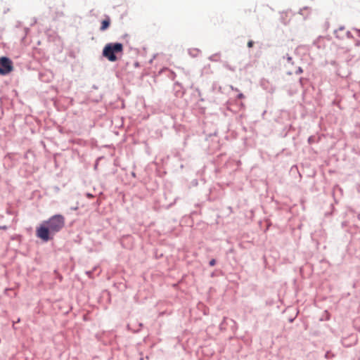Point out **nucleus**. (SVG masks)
Segmentation results:
<instances>
[{"instance_id":"obj_16","label":"nucleus","mask_w":360,"mask_h":360,"mask_svg":"<svg viewBox=\"0 0 360 360\" xmlns=\"http://www.w3.org/2000/svg\"><path fill=\"white\" fill-rule=\"evenodd\" d=\"M219 53H216V54H214V55H212L211 56H210L209 59L212 61H216L217 60L214 59V57L217 56Z\"/></svg>"},{"instance_id":"obj_24","label":"nucleus","mask_w":360,"mask_h":360,"mask_svg":"<svg viewBox=\"0 0 360 360\" xmlns=\"http://www.w3.org/2000/svg\"><path fill=\"white\" fill-rule=\"evenodd\" d=\"M354 30H356L358 33H360V29L354 28Z\"/></svg>"},{"instance_id":"obj_20","label":"nucleus","mask_w":360,"mask_h":360,"mask_svg":"<svg viewBox=\"0 0 360 360\" xmlns=\"http://www.w3.org/2000/svg\"><path fill=\"white\" fill-rule=\"evenodd\" d=\"M307 7H304L303 8H301V9L300 10V11H299V13L302 15V11H303L304 9H307Z\"/></svg>"},{"instance_id":"obj_18","label":"nucleus","mask_w":360,"mask_h":360,"mask_svg":"<svg viewBox=\"0 0 360 360\" xmlns=\"http://www.w3.org/2000/svg\"><path fill=\"white\" fill-rule=\"evenodd\" d=\"M237 98H239V99H242V98H245V96H244V94L243 93H240V94H238Z\"/></svg>"},{"instance_id":"obj_27","label":"nucleus","mask_w":360,"mask_h":360,"mask_svg":"<svg viewBox=\"0 0 360 360\" xmlns=\"http://www.w3.org/2000/svg\"><path fill=\"white\" fill-rule=\"evenodd\" d=\"M356 45L359 46L360 45V41L356 42Z\"/></svg>"},{"instance_id":"obj_23","label":"nucleus","mask_w":360,"mask_h":360,"mask_svg":"<svg viewBox=\"0 0 360 360\" xmlns=\"http://www.w3.org/2000/svg\"><path fill=\"white\" fill-rule=\"evenodd\" d=\"M281 22H282L284 25H287V24H288V22H287V21H285V20H283Z\"/></svg>"},{"instance_id":"obj_5","label":"nucleus","mask_w":360,"mask_h":360,"mask_svg":"<svg viewBox=\"0 0 360 360\" xmlns=\"http://www.w3.org/2000/svg\"><path fill=\"white\" fill-rule=\"evenodd\" d=\"M312 45L319 49L323 48L325 46L323 42V37L319 36L316 39L314 40Z\"/></svg>"},{"instance_id":"obj_11","label":"nucleus","mask_w":360,"mask_h":360,"mask_svg":"<svg viewBox=\"0 0 360 360\" xmlns=\"http://www.w3.org/2000/svg\"><path fill=\"white\" fill-rule=\"evenodd\" d=\"M334 355L330 352H329V351L326 352V354H325V358L327 359H330Z\"/></svg>"},{"instance_id":"obj_8","label":"nucleus","mask_w":360,"mask_h":360,"mask_svg":"<svg viewBox=\"0 0 360 360\" xmlns=\"http://www.w3.org/2000/svg\"><path fill=\"white\" fill-rule=\"evenodd\" d=\"M224 67L231 72L236 71V67L230 65L227 62L224 63Z\"/></svg>"},{"instance_id":"obj_13","label":"nucleus","mask_w":360,"mask_h":360,"mask_svg":"<svg viewBox=\"0 0 360 360\" xmlns=\"http://www.w3.org/2000/svg\"><path fill=\"white\" fill-rule=\"evenodd\" d=\"M307 79L306 78H304V77H300V79H299V82L300 84V85L302 86H303L304 85V82L307 81Z\"/></svg>"},{"instance_id":"obj_1","label":"nucleus","mask_w":360,"mask_h":360,"mask_svg":"<svg viewBox=\"0 0 360 360\" xmlns=\"http://www.w3.org/2000/svg\"><path fill=\"white\" fill-rule=\"evenodd\" d=\"M65 225V218L60 214H56L48 220L43 221L36 229V236L44 242L53 238V236L60 231Z\"/></svg>"},{"instance_id":"obj_10","label":"nucleus","mask_w":360,"mask_h":360,"mask_svg":"<svg viewBox=\"0 0 360 360\" xmlns=\"http://www.w3.org/2000/svg\"><path fill=\"white\" fill-rule=\"evenodd\" d=\"M344 35H345V38H347V39H352L353 38V35L352 34L351 32L349 31V30L345 32Z\"/></svg>"},{"instance_id":"obj_2","label":"nucleus","mask_w":360,"mask_h":360,"mask_svg":"<svg viewBox=\"0 0 360 360\" xmlns=\"http://www.w3.org/2000/svg\"><path fill=\"white\" fill-rule=\"evenodd\" d=\"M123 51V45L121 43H109L107 44L103 50V56L111 62L116 61L117 58V53H121Z\"/></svg>"},{"instance_id":"obj_17","label":"nucleus","mask_w":360,"mask_h":360,"mask_svg":"<svg viewBox=\"0 0 360 360\" xmlns=\"http://www.w3.org/2000/svg\"><path fill=\"white\" fill-rule=\"evenodd\" d=\"M314 136H311L308 138V143H312L314 142Z\"/></svg>"},{"instance_id":"obj_15","label":"nucleus","mask_w":360,"mask_h":360,"mask_svg":"<svg viewBox=\"0 0 360 360\" xmlns=\"http://www.w3.org/2000/svg\"><path fill=\"white\" fill-rule=\"evenodd\" d=\"M255 42L252 41V40H250L248 42V48H252L254 45Z\"/></svg>"},{"instance_id":"obj_19","label":"nucleus","mask_w":360,"mask_h":360,"mask_svg":"<svg viewBox=\"0 0 360 360\" xmlns=\"http://www.w3.org/2000/svg\"><path fill=\"white\" fill-rule=\"evenodd\" d=\"M325 26H326V28L328 29L329 27V22L328 21H326L325 22Z\"/></svg>"},{"instance_id":"obj_22","label":"nucleus","mask_w":360,"mask_h":360,"mask_svg":"<svg viewBox=\"0 0 360 360\" xmlns=\"http://www.w3.org/2000/svg\"><path fill=\"white\" fill-rule=\"evenodd\" d=\"M225 319H226V318H224L223 321L220 323V328H221V327H222V325H223L224 322L225 321Z\"/></svg>"},{"instance_id":"obj_14","label":"nucleus","mask_w":360,"mask_h":360,"mask_svg":"<svg viewBox=\"0 0 360 360\" xmlns=\"http://www.w3.org/2000/svg\"><path fill=\"white\" fill-rule=\"evenodd\" d=\"M216 264V259H212L210 262H209V265L210 266H214Z\"/></svg>"},{"instance_id":"obj_25","label":"nucleus","mask_w":360,"mask_h":360,"mask_svg":"<svg viewBox=\"0 0 360 360\" xmlns=\"http://www.w3.org/2000/svg\"><path fill=\"white\" fill-rule=\"evenodd\" d=\"M264 82H265V80H264V79H262V80L261 81V85H262V86H264Z\"/></svg>"},{"instance_id":"obj_12","label":"nucleus","mask_w":360,"mask_h":360,"mask_svg":"<svg viewBox=\"0 0 360 360\" xmlns=\"http://www.w3.org/2000/svg\"><path fill=\"white\" fill-rule=\"evenodd\" d=\"M303 72V69L301 67H298L297 70H295L296 75H300Z\"/></svg>"},{"instance_id":"obj_28","label":"nucleus","mask_w":360,"mask_h":360,"mask_svg":"<svg viewBox=\"0 0 360 360\" xmlns=\"http://www.w3.org/2000/svg\"><path fill=\"white\" fill-rule=\"evenodd\" d=\"M293 319H290V322H292L293 321Z\"/></svg>"},{"instance_id":"obj_7","label":"nucleus","mask_w":360,"mask_h":360,"mask_svg":"<svg viewBox=\"0 0 360 360\" xmlns=\"http://www.w3.org/2000/svg\"><path fill=\"white\" fill-rule=\"evenodd\" d=\"M188 51L189 55H191L192 57H196L200 53V50L198 49H188Z\"/></svg>"},{"instance_id":"obj_21","label":"nucleus","mask_w":360,"mask_h":360,"mask_svg":"<svg viewBox=\"0 0 360 360\" xmlns=\"http://www.w3.org/2000/svg\"><path fill=\"white\" fill-rule=\"evenodd\" d=\"M284 14H285V12H282V13H281V21H282L283 20H285V18H283V15H284Z\"/></svg>"},{"instance_id":"obj_4","label":"nucleus","mask_w":360,"mask_h":360,"mask_svg":"<svg viewBox=\"0 0 360 360\" xmlns=\"http://www.w3.org/2000/svg\"><path fill=\"white\" fill-rule=\"evenodd\" d=\"M345 27L344 25L340 26L338 29L335 30L333 34L335 37L339 40H343L345 39V35L342 33L345 31Z\"/></svg>"},{"instance_id":"obj_3","label":"nucleus","mask_w":360,"mask_h":360,"mask_svg":"<svg viewBox=\"0 0 360 360\" xmlns=\"http://www.w3.org/2000/svg\"><path fill=\"white\" fill-rule=\"evenodd\" d=\"M13 70V63L7 57L0 58V75H5Z\"/></svg>"},{"instance_id":"obj_6","label":"nucleus","mask_w":360,"mask_h":360,"mask_svg":"<svg viewBox=\"0 0 360 360\" xmlns=\"http://www.w3.org/2000/svg\"><path fill=\"white\" fill-rule=\"evenodd\" d=\"M110 25V20L109 17H107L106 19L103 20L101 22V26L100 27L101 31H105L107 30Z\"/></svg>"},{"instance_id":"obj_9","label":"nucleus","mask_w":360,"mask_h":360,"mask_svg":"<svg viewBox=\"0 0 360 360\" xmlns=\"http://www.w3.org/2000/svg\"><path fill=\"white\" fill-rule=\"evenodd\" d=\"M283 58H286L288 63H291L292 65L294 63L292 58L289 54H286V56H284Z\"/></svg>"},{"instance_id":"obj_26","label":"nucleus","mask_w":360,"mask_h":360,"mask_svg":"<svg viewBox=\"0 0 360 360\" xmlns=\"http://www.w3.org/2000/svg\"><path fill=\"white\" fill-rule=\"evenodd\" d=\"M87 196H88L89 198H92V197H93V195H92L91 194H88V195H87Z\"/></svg>"}]
</instances>
